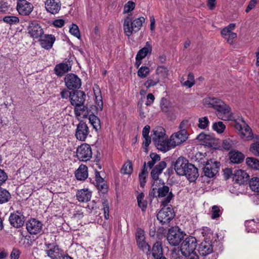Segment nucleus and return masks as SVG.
I'll return each mask as SVG.
<instances>
[{"instance_id": "1", "label": "nucleus", "mask_w": 259, "mask_h": 259, "mask_svg": "<svg viewBox=\"0 0 259 259\" xmlns=\"http://www.w3.org/2000/svg\"><path fill=\"white\" fill-rule=\"evenodd\" d=\"M150 126L145 125L142 130L143 142L144 146H149L152 140L154 144L157 146H169L168 136L166 134L165 130L161 126H156L152 131L151 135H149Z\"/></svg>"}, {"instance_id": "2", "label": "nucleus", "mask_w": 259, "mask_h": 259, "mask_svg": "<svg viewBox=\"0 0 259 259\" xmlns=\"http://www.w3.org/2000/svg\"><path fill=\"white\" fill-rule=\"evenodd\" d=\"M230 125L239 132L242 138H245L247 140H253V143L250 146H259V136L257 135H253L250 127L243 120L236 121L232 120Z\"/></svg>"}, {"instance_id": "3", "label": "nucleus", "mask_w": 259, "mask_h": 259, "mask_svg": "<svg viewBox=\"0 0 259 259\" xmlns=\"http://www.w3.org/2000/svg\"><path fill=\"white\" fill-rule=\"evenodd\" d=\"M145 20L143 17H140L133 21L130 16L126 17L123 23V29L125 35L130 36L133 32H138L141 29Z\"/></svg>"}, {"instance_id": "4", "label": "nucleus", "mask_w": 259, "mask_h": 259, "mask_svg": "<svg viewBox=\"0 0 259 259\" xmlns=\"http://www.w3.org/2000/svg\"><path fill=\"white\" fill-rule=\"evenodd\" d=\"M155 190H157V195L156 197L160 204V206H168L174 197V195L169 187L163 185L157 189L153 188V191H155Z\"/></svg>"}, {"instance_id": "5", "label": "nucleus", "mask_w": 259, "mask_h": 259, "mask_svg": "<svg viewBox=\"0 0 259 259\" xmlns=\"http://www.w3.org/2000/svg\"><path fill=\"white\" fill-rule=\"evenodd\" d=\"M197 245L196 239L193 236H190L185 238L181 246L180 250L182 254L187 256L188 255L195 253V250Z\"/></svg>"}, {"instance_id": "6", "label": "nucleus", "mask_w": 259, "mask_h": 259, "mask_svg": "<svg viewBox=\"0 0 259 259\" xmlns=\"http://www.w3.org/2000/svg\"><path fill=\"white\" fill-rule=\"evenodd\" d=\"M161 207L162 208L157 214V220L162 225L168 224L175 217L174 209L171 205Z\"/></svg>"}, {"instance_id": "7", "label": "nucleus", "mask_w": 259, "mask_h": 259, "mask_svg": "<svg viewBox=\"0 0 259 259\" xmlns=\"http://www.w3.org/2000/svg\"><path fill=\"white\" fill-rule=\"evenodd\" d=\"M184 238L183 234L178 227H173L168 230L166 238L172 246H177Z\"/></svg>"}, {"instance_id": "8", "label": "nucleus", "mask_w": 259, "mask_h": 259, "mask_svg": "<svg viewBox=\"0 0 259 259\" xmlns=\"http://www.w3.org/2000/svg\"><path fill=\"white\" fill-rule=\"evenodd\" d=\"M65 84L69 90L79 89L81 85L80 78L75 74L68 73L64 78Z\"/></svg>"}, {"instance_id": "9", "label": "nucleus", "mask_w": 259, "mask_h": 259, "mask_svg": "<svg viewBox=\"0 0 259 259\" xmlns=\"http://www.w3.org/2000/svg\"><path fill=\"white\" fill-rule=\"evenodd\" d=\"M186 130L179 131L171 135L168 140L169 146H178L186 141L188 139Z\"/></svg>"}, {"instance_id": "10", "label": "nucleus", "mask_w": 259, "mask_h": 259, "mask_svg": "<svg viewBox=\"0 0 259 259\" xmlns=\"http://www.w3.org/2000/svg\"><path fill=\"white\" fill-rule=\"evenodd\" d=\"M220 166V162L210 159L207 162L204 167V175L210 178L213 177L219 171Z\"/></svg>"}, {"instance_id": "11", "label": "nucleus", "mask_w": 259, "mask_h": 259, "mask_svg": "<svg viewBox=\"0 0 259 259\" xmlns=\"http://www.w3.org/2000/svg\"><path fill=\"white\" fill-rule=\"evenodd\" d=\"M216 115L218 117L223 120H233V114L231 108L223 102V105L216 109Z\"/></svg>"}, {"instance_id": "12", "label": "nucleus", "mask_w": 259, "mask_h": 259, "mask_svg": "<svg viewBox=\"0 0 259 259\" xmlns=\"http://www.w3.org/2000/svg\"><path fill=\"white\" fill-rule=\"evenodd\" d=\"M137 243L139 247L148 255L151 253L150 246L145 241L144 231L139 229L136 232Z\"/></svg>"}, {"instance_id": "13", "label": "nucleus", "mask_w": 259, "mask_h": 259, "mask_svg": "<svg viewBox=\"0 0 259 259\" xmlns=\"http://www.w3.org/2000/svg\"><path fill=\"white\" fill-rule=\"evenodd\" d=\"M85 94L81 91L77 90L69 93L70 103L73 106L83 105L85 102Z\"/></svg>"}, {"instance_id": "14", "label": "nucleus", "mask_w": 259, "mask_h": 259, "mask_svg": "<svg viewBox=\"0 0 259 259\" xmlns=\"http://www.w3.org/2000/svg\"><path fill=\"white\" fill-rule=\"evenodd\" d=\"M26 229L30 234H38L42 230V224L41 222L35 219H31L26 224Z\"/></svg>"}, {"instance_id": "15", "label": "nucleus", "mask_w": 259, "mask_h": 259, "mask_svg": "<svg viewBox=\"0 0 259 259\" xmlns=\"http://www.w3.org/2000/svg\"><path fill=\"white\" fill-rule=\"evenodd\" d=\"M17 10L21 15H28L33 10L32 5L26 0H19L17 4Z\"/></svg>"}, {"instance_id": "16", "label": "nucleus", "mask_w": 259, "mask_h": 259, "mask_svg": "<svg viewBox=\"0 0 259 259\" xmlns=\"http://www.w3.org/2000/svg\"><path fill=\"white\" fill-rule=\"evenodd\" d=\"M189 163L188 160L183 157H179L175 163V170L176 173L180 176H184L185 171Z\"/></svg>"}, {"instance_id": "17", "label": "nucleus", "mask_w": 259, "mask_h": 259, "mask_svg": "<svg viewBox=\"0 0 259 259\" xmlns=\"http://www.w3.org/2000/svg\"><path fill=\"white\" fill-rule=\"evenodd\" d=\"M47 246L45 250L48 256L52 259H58L62 255V250L58 246L54 243L46 244Z\"/></svg>"}, {"instance_id": "18", "label": "nucleus", "mask_w": 259, "mask_h": 259, "mask_svg": "<svg viewBox=\"0 0 259 259\" xmlns=\"http://www.w3.org/2000/svg\"><path fill=\"white\" fill-rule=\"evenodd\" d=\"M9 221L13 227L19 228L24 225V217L20 212L17 211L11 213Z\"/></svg>"}, {"instance_id": "19", "label": "nucleus", "mask_w": 259, "mask_h": 259, "mask_svg": "<svg viewBox=\"0 0 259 259\" xmlns=\"http://www.w3.org/2000/svg\"><path fill=\"white\" fill-rule=\"evenodd\" d=\"M28 30L30 36L34 38H39L44 33L42 29L36 21L29 23Z\"/></svg>"}, {"instance_id": "20", "label": "nucleus", "mask_w": 259, "mask_h": 259, "mask_svg": "<svg viewBox=\"0 0 259 259\" xmlns=\"http://www.w3.org/2000/svg\"><path fill=\"white\" fill-rule=\"evenodd\" d=\"M76 155L80 161H87L90 160L92 156L91 147H78Z\"/></svg>"}, {"instance_id": "21", "label": "nucleus", "mask_w": 259, "mask_h": 259, "mask_svg": "<svg viewBox=\"0 0 259 259\" xmlns=\"http://www.w3.org/2000/svg\"><path fill=\"white\" fill-rule=\"evenodd\" d=\"M213 251V246L211 241L205 239L198 246V252L202 256L210 254Z\"/></svg>"}, {"instance_id": "22", "label": "nucleus", "mask_w": 259, "mask_h": 259, "mask_svg": "<svg viewBox=\"0 0 259 259\" xmlns=\"http://www.w3.org/2000/svg\"><path fill=\"white\" fill-rule=\"evenodd\" d=\"M197 139L201 141L199 144L200 146H217L218 143V140L215 139L210 135H205L202 133L200 134L197 137Z\"/></svg>"}, {"instance_id": "23", "label": "nucleus", "mask_w": 259, "mask_h": 259, "mask_svg": "<svg viewBox=\"0 0 259 259\" xmlns=\"http://www.w3.org/2000/svg\"><path fill=\"white\" fill-rule=\"evenodd\" d=\"M89 133V128L87 124L83 122H80L76 128L75 134L76 138L82 141H84Z\"/></svg>"}, {"instance_id": "24", "label": "nucleus", "mask_w": 259, "mask_h": 259, "mask_svg": "<svg viewBox=\"0 0 259 259\" xmlns=\"http://www.w3.org/2000/svg\"><path fill=\"white\" fill-rule=\"evenodd\" d=\"M204 105L207 108H212L214 110L223 105V101L219 98L215 97H207L203 100Z\"/></svg>"}, {"instance_id": "25", "label": "nucleus", "mask_w": 259, "mask_h": 259, "mask_svg": "<svg viewBox=\"0 0 259 259\" xmlns=\"http://www.w3.org/2000/svg\"><path fill=\"white\" fill-rule=\"evenodd\" d=\"M45 5L47 11L53 14L58 13L61 8L59 0H47Z\"/></svg>"}, {"instance_id": "26", "label": "nucleus", "mask_w": 259, "mask_h": 259, "mask_svg": "<svg viewBox=\"0 0 259 259\" xmlns=\"http://www.w3.org/2000/svg\"><path fill=\"white\" fill-rule=\"evenodd\" d=\"M249 176L247 172L242 169H237L233 174V180L237 184H243L248 179Z\"/></svg>"}, {"instance_id": "27", "label": "nucleus", "mask_w": 259, "mask_h": 259, "mask_svg": "<svg viewBox=\"0 0 259 259\" xmlns=\"http://www.w3.org/2000/svg\"><path fill=\"white\" fill-rule=\"evenodd\" d=\"M56 38L52 34H46L40 39V44L42 48L49 50L52 48Z\"/></svg>"}, {"instance_id": "28", "label": "nucleus", "mask_w": 259, "mask_h": 259, "mask_svg": "<svg viewBox=\"0 0 259 259\" xmlns=\"http://www.w3.org/2000/svg\"><path fill=\"white\" fill-rule=\"evenodd\" d=\"M184 176H186L190 182H194L199 176L198 169L193 164H188Z\"/></svg>"}, {"instance_id": "29", "label": "nucleus", "mask_w": 259, "mask_h": 259, "mask_svg": "<svg viewBox=\"0 0 259 259\" xmlns=\"http://www.w3.org/2000/svg\"><path fill=\"white\" fill-rule=\"evenodd\" d=\"M71 66L67 63H61L56 65L54 68L55 74L58 76H62L65 73L71 70Z\"/></svg>"}, {"instance_id": "30", "label": "nucleus", "mask_w": 259, "mask_h": 259, "mask_svg": "<svg viewBox=\"0 0 259 259\" xmlns=\"http://www.w3.org/2000/svg\"><path fill=\"white\" fill-rule=\"evenodd\" d=\"M92 193L88 189H83L78 190L76 193L77 200L82 202H88L90 200Z\"/></svg>"}, {"instance_id": "31", "label": "nucleus", "mask_w": 259, "mask_h": 259, "mask_svg": "<svg viewBox=\"0 0 259 259\" xmlns=\"http://www.w3.org/2000/svg\"><path fill=\"white\" fill-rule=\"evenodd\" d=\"M76 178L79 181H83L88 177V167L85 165L81 164L75 172Z\"/></svg>"}, {"instance_id": "32", "label": "nucleus", "mask_w": 259, "mask_h": 259, "mask_svg": "<svg viewBox=\"0 0 259 259\" xmlns=\"http://www.w3.org/2000/svg\"><path fill=\"white\" fill-rule=\"evenodd\" d=\"M151 253L155 259H159L164 256L163 249L160 242H156L153 244Z\"/></svg>"}, {"instance_id": "33", "label": "nucleus", "mask_w": 259, "mask_h": 259, "mask_svg": "<svg viewBox=\"0 0 259 259\" xmlns=\"http://www.w3.org/2000/svg\"><path fill=\"white\" fill-rule=\"evenodd\" d=\"M229 159L233 163H240L244 159V155L238 151H231L229 152Z\"/></svg>"}, {"instance_id": "34", "label": "nucleus", "mask_w": 259, "mask_h": 259, "mask_svg": "<svg viewBox=\"0 0 259 259\" xmlns=\"http://www.w3.org/2000/svg\"><path fill=\"white\" fill-rule=\"evenodd\" d=\"M152 51V47L150 42L147 41L145 47L138 51L136 56L138 58L143 59L148 54H151Z\"/></svg>"}, {"instance_id": "35", "label": "nucleus", "mask_w": 259, "mask_h": 259, "mask_svg": "<svg viewBox=\"0 0 259 259\" xmlns=\"http://www.w3.org/2000/svg\"><path fill=\"white\" fill-rule=\"evenodd\" d=\"M255 222L254 220H248L245 222V225L248 232L254 233L259 230V220Z\"/></svg>"}, {"instance_id": "36", "label": "nucleus", "mask_w": 259, "mask_h": 259, "mask_svg": "<svg viewBox=\"0 0 259 259\" xmlns=\"http://www.w3.org/2000/svg\"><path fill=\"white\" fill-rule=\"evenodd\" d=\"M245 163L250 168L255 170H259V160L254 157H247Z\"/></svg>"}, {"instance_id": "37", "label": "nucleus", "mask_w": 259, "mask_h": 259, "mask_svg": "<svg viewBox=\"0 0 259 259\" xmlns=\"http://www.w3.org/2000/svg\"><path fill=\"white\" fill-rule=\"evenodd\" d=\"M160 81L159 77L156 74H153L149 77L144 83V85L147 89L156 85Z\"/></svg>"}, {"instance_id": "38", "label": "nucleus", "mask_w": 259, "mask_h": 259, "mask_svg": "<svg viewBox=\"0 0 259 259\" xmlns=\"http://www.w3.org/2000/svg\"><path fill=\"white\" fill-rule=\"evenodd\" d=\"M145 195L143 193H140L137 197L138 204L143 211H145L147 206V202L144 199Z\"/></svg>"}, {"instance_id": "39", "label": "nucleus", "mask_w": 259, "mask_h": 259, "mask_svg": "<svg viewBox=\"0 0 259 259\" xmlns=\"http://www.w3.org/2000/svg\"><path fill=\"white\" fill-rule=\"evenodd\" d=\"M11 198V194L6 190L0 188V204L8 202Z\"/></svg>"}, {"instance_id": "40", "label": "nucleus", "mask_w": 259, "mask_h": 259, "mask_svg": "<svg viewBox=\"0 0 259 259\" xmlns=\"http://www.w3.org/2000/svg\"><path fill=\"white\" fill-rule=\"evenodd\" d=\"M148 175V171L146 167V163H144L142 171L139 174V178L140 186L143 187L146 183V178Z\"/></svg>"}, {"instance_id": "41", "label": "nucleus", "mask_w": 259, "mask_h": 259, "mask_svg": "<svg viewBox=\"0 0 259 259\" xmlns=\"http://www.w3.org/2000/svg\"><path fill=\"white\" fill-rule=\"evenodd\" d=\"M155 74H156L157 76H159V77L162 78H165L168 75V70L164 66H159L156 70Z\"/></svg>"}, {"instance_id": "42", "label": "nucleus", "mask_w": 259, "mask_h": 259, "mask_svg": "<svg viewBox=\"0 0 259 259\" xmlns=\"http://www.w3.org/2000/svg\"><path fill=\"white\" fill-rule=\"evenodd\" d=\"M133 164L132 163L127 161L122 166L121 169V172L124 175H130L133 172Z\"/></svg>"}, {"instance_id": "43", "label": "nucleus", "mask_w": 259, "mask_h": 259, "mask_svg": "<svg viewBox=\"0 0 259 259\" xmlns=\"http://www.w3.org/2000/svg\"><path fill=\"white\" fill-rule=\"evenodd\" d=\"M89 119L90 122L93 126L95 129L98 130V129L100 128V120L97 116L94 114H91L89 116Z\"/></svg>"}, {"instance_id": "44", "label": "nucleus", "mask_w": 259, "mask_h": 259, "mask_svg": "<svg viewBox=\"0 0 259 259\" xmlns=\"http://www.w3.org/2000/svg\"><path fill=\"white\" fill-rule=\"evenodd\" d=\"M249 187L254 192H259V178L253 177L249 181Z\"/></svg>"}, {"instance_id": "45", "label": "nucleus", "mask_w": 259, "mask_h": 259, "mask_svg": "<svg viewBox=\"0 0 259 259\" xmlns=\"http://www.w3.org/2000/svg\"><path fill=\"white\" fill-rule=\"evenodd\" d=\"M4 22L12 25L18 24L19 22V19L18 17L13 16H7L3 18Z\"/></svg>"}, {"instance_id": "46", "label": "nucleus", "mask_w": 259, "mask_h": 259, "mask_svg": "<svg viewBox=\"0 0 259 259\" xmlns=\"http://www.w3.org/2000/svg\"><path fill=\"white\" fill-rule=\"evenodd\" d=\"M149 72L150 69L148 67L141 66L138 70L137 75L139 77L144 78L147 76Z\"/></svg>"}, {"instance_id": "47", "label": "nucleus", "mask_w": 259, "mask_h": 259, "mask_svg": "<svg viewBox=\"0 0 259 259\" xmlns=\"http://www.w3.org/2000/svg\"><path fill=\"white\" fill-rule=\"evenodd\" d=\"M225 128L226 126L222 121L214 122L212 125V129L219 134L222 133Z\"/></svg>"}, {"instance_id": "48", "label": "nucleus", "mask_w": 259, "mask_h": 259, "mask_svg": "<svg viewBox=\"0 0 259 259\" xmlns=\"http://www.w3.org/2000/svg\"><path fill=\"white\" fill-rule=\"evenodd\" d=\"M211 213V219H215L221 215L222 213V211L221 210L220 206L217 205H214L212 207Z\"/></svg>"}, {"instance_id": "49", "label": "nucleus", "mask_w": 259, "mask_h": 259, "mask_svg": "<svg viewBox=\"0 0 259 259\" xmlns=\"http://www.w3.org/2000/svg\"><path fill=\"white\" fill-rule=\"evenodd\" d=\"M235 27V24L231 23L221 30V34L224 38H225L229 34L232 30L234 29Z\"/></svg>"}, {"instance_id": "50", "label": "nucleus", "mask_w": 259, "mask_h": 259, "mask_svg": "<svg viewBox=\"0 0 259 259\" xmlns=\"http://www.w3.org/2000/svg\"><path fill=\"white\" fill-rule=\"evenodd\" d=\"M69 32L77 38L79 39L80 38L79 30L77 25L73 23L72 24L69 28Z\"/></svg>"}, {"instance_id": "51", "label": "nucleus", "mask_w": 259, "mask_h": 259, "mask_svg": "<svg viewBox=\"0 0 259 259\" xmlns=\"http://www.w3.org/2000/svg\"><path fill=\"white\" fill-rule=\"evenodd\" d=\"M194 76L193 73H189L188 75L187 80L184 81L183 85L184 86L188 87V88L192 87L194 84Z\"/></svg>"}, {"instance_id": "52", "label": "nucleus", "mask_w": 259, "mask_h": 259, "mask_svg": "<svg viewBox=\"0 0 259 259\" xmlns=\"http://www.w3.org/2000/svg\"><path fill=\"white\" fill-rule=\"evenodd\" d=\"M198 126L201 129L206 128L209 123V120L207 117H203L199 118Z\"/></svg>"}, {"instance_id": "53", "label": "nucleus", "mask_w": 259, "mask_h": 259, "mask_svg": "<svg viewBox=\"0 0 259 259\" xmlns=\"http://www.w3.org/2000/svg\"><path fill=\"white\" fill-rule=\"evenodd\" d=\"M12 10L10 5H9L7 2H2L0 5V12L4 13H10Z\"/></svg>"}, {"instance_id": "54", "label": "nucleus", "mask_w": 259, "mask_h": 259, "mask_svg": "<svg viewBox=\"0 0 259 259\" xmlns=\"http://www.w3.org/2000/svg\"><path fill=\"white\" fill-rule=\"evenodd\" d=\"M135 4L132 1H128L124 7L123 13H129L130 12L133 11L135 9Z\"/></svg>"}, {"instance_id": "55", "label": "nucleus", "mask_w": 259, "mask_h": 259, "mask_svg": "<svg viewBox=\"0 0 259 259\" xmlns=\"http://www.w3.org/2000/svg\"><path fill=\"white\" fill-rule=\"evenodd\" d=\"M103 204L104 207L103 208L105 219L108 220L109 218V205L107 200H103Z\"/></svg>"}, {"instance_id": "56", "label": "nucleus", "mask_w": 259, "mask_h": 259, "mask_svg": "<svg viewBox=\"0 0 259 259\" xmlns=\"http://www.w3.org/2000/svg\"><path fill=\"white\" fill-rule=\"evenodd\" d=\"M87 108V107L83 105H78L75 106L74 108V112L76 116H79L80 115V113L82 112H84L85 110H86Z\"/></svg>"}, {"instance_id": "57", "label": "nucleus", "mask_w": 259, "mask_h": 259, "mask_svg": "<svg viewBox=\"0 0 259 259\" xmlns=\"http://www.w3.org/2000/svg\"><path fill=\"white\" fill-rule=\"evenodd\" d=\"M166 163L164 161L160 162L157 165H156L153 169L158 171L159 173H161L163 169L165 168Z\"/></svg>"}, {"instance_id": "58", "label": "nucleus", "mask_w": 259, "mask_h": 259, "mask_svg": "<svg viewBox=\"0 0 259 259\" xmlns=\"http://www.w3.org/2000/svg\"><path fill=\"white\" fill-rule=\"evenodd\" d=\"M237 37V34L235 32L231 31L229 34L225 38L228 42L232 44L233 42L234 38Z\"/></svg>"}, {"instance_id": "59", "label": "nucleus", "mask_w": 259, "mask_h": 259, "mask_svg": "<svg viewBox=\"0 0 259 259\" xmlns=\"http://www.w3.org/2000/svg\"><path fill=\"white\" fill-rule=\"evenodd\" d=\"M8 179L7 174L2 169H0V186L4 184Z\"/></svg>"}, {"instance_id": "60", "label": "nucleus", "mask_w": 259, "mask_h": 259, "mask_svg": "<svg viewBox=\"0 0 259 259\" xmlns=\"http://www.w3.org/2000/svg\"><path fill=\"white\" fill-rule=\"evenodd\" d=\"M96 103L97 104V110H102L103 109V102L102 99V97H98L96 96Z\"/></svg>"}, {"instance_id": "61", "label": "nucleus", "mask_w": 259, "mask_h": 259, "mask_svg": "<svg viewBox=\"0 0 259 259\" xmlns=\"http://www.w3.org/2000/svg\"><path fill=\"white\" fill-rule=\"evenodd\" d=\"M20 254V252L19 250L14 249L12 250L11 253V259H18Z\"/></svg>"}, {"instance_id": "62", "label": "nucleus", "mask_w": 259, "mask_h": 259, "mask_svg": "<svg viewBox=\"0 0 259 259\" xmlns=\"http://www.w3.org/2000/svg\"><path fill=\"white\" fill-rule=\"evenodd\" d=\"M256 4V0H251L247 7L245 12L248 13L251 10H252L255 6Z\"/></svg>"}, {"instance_id": "63", "label": "nucleus", "mask_w": 259, "mask_h": 259, "mask_svg": "<svg viewBox=\"0 0 259 259\" xmlns=\"http://www.w3.org/2000/svg\"><path fill=\"white\" fill-rule=\"evenodd\" d=\"M52 24L56 27H62L64 25V21L63 19H56Z\"/></svg>"}, {"instance_id": "64", "label": "nucleus", "mask_w": 259, "mask_h": 259, "mask_svg": "<svg viewBox=\"0 0 259 259\" xmlns=\"http://www.w3.org/2000/svg\"><path fill=\"white\" fill-rule=\"evenodd\" d=\"M30 236L27 237L26 236L23 241V244L24 245L25 247H30L32 245L33 241L31 239H30Z\"/></svg>"}]
</instances>
